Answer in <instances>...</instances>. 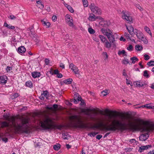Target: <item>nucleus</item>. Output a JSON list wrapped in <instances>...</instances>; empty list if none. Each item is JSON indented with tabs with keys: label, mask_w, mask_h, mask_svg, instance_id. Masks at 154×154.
<instances>
[{
	"label": "nucleus",
	"mask_w": 154,
	"mask_h": 154,
	"mask_svg": "<svg viewBox=\"0 0 154 154\" xmlns=\"http://www.w3.org/2000/svg\"><path fill=\"white\" fill-rule=\"evenodd\" d=\"M82 1L84 6L87 7L88 6V2L87 0H83Z\"/></svg>",
	"instance_id": "72a5a7b5"
},
{
	"label": "nucleus",
	"mask_w": 154,
	"mask_h": 154,
	"mask_svg": "<svg viewBox=\"0 0 154 154\" xmlns=\"http://www.w3.org/2000/svg\"><path fill=\"white\" fill-rule=\"evenodd\" d=\"M93 15H90L88 18L89 20L91 21H94L95 20L97 19L100 18V17L99 16H96L94 14H92Z\"/></svg>",
	"instance_id": "ddd939ff"
},
{
	"label": "nucleus",
	"mask_w": 154,
	"mask_h": 154,
	"mask_svg": "<svg viewBox=\"0 0 154 154\" xmlns=\"http://www.w3.org/2000/svg\"><path fill=\"white\" fill-rule=\"evenodd\" d=\"M72 81V79L69 78L63 81L64 83L66 84H71Z\"/></svg>",
	"instance_id": "aec40b11"
},
{
	"label": "nucleus",
	"mask_w": 154,
	"mask_h": 154,
	"mask_svg": "<svg viewBox=\"0 0 154 154\" xmlns=\"http://www.w3.org/2000/svg\"><path fill=\"white\" fill-rule=\"evenodd\" d=\"M101 23H103L104 24V26L106 27L108 25V23L107 21H105L103 22H102Z\"/></svg>",
	"instance_id": "bf43d9fd"
},
{
	"label": "nucleus",
	"mask_w": 154,
	"mask_h": 154,
	"mask_svg": "<svg viewBox=\"0 0 154 154\" xmlns=\"http://www.w3.org/2000/svg\"><path fill=\"white\" fill-rule=\"evenodd\" d=\"M147 72V70H145L144 71L143 76L146 78H149V76Z\"/></svg>",
	"instance_id": "ea45409f"
},
{
	"label": "nucleus",
	"mask_w": 154,
	"mask_h": 154,
	"mask_svg": "<svg viewBox=\"0 0 154 154\" xmlns=\"http://www.w3.org/2000/svg\"><path fill=\"white\" fill-rule=\"evenodd\" d=\"M7 77L5 75L0 76V83L3 84H5L7 83Z\"/></svg>",
	"instance_id": "9b49d317"
},
{
	"label": "nucleus",
	"mask_w": 154,
	"mask_h": 154,
	"mask_svg": "<svg viewBox=\"0 0 154 154\" xmlns=\"http://www.w3.org/2000/svg\"><path fill=\"white\" fill-rule=\"evenodd\" d=\"M41 95L43 97H45L46 99H48L49 94L47 91H44L43 93Z\"/></svg>",
	"instance_id": "412c9836"
},
{
	"label": "nucleus",
	"mask_w": 154,
	"mask_h": 154,
	"mask_svg": "<svg viewBox=\"0 0 154 154\" xmlns=\"http://www.w3.org/2000/svg\"><path fill=\"white\" fill-rule=\"evenodd\" d=\"M122 75L124 76H127V77H128V76L126 73V70L125 69H124L123 70Z\"/></svg>",
	"instance_id": "09e8293b"
},
{
	"label": "nucleus",
	"mask_w": 154,
	"mask_h": 154,
	"mask_svg": "<svg viewBox=\"0 0 154 154\" xmlns=\"http://www.w3.org/2000/svg\"><path fill=\"white\" fill-rule=\"evenodd\" d=\"M69 119L73 123V127L75 128H93L97 127L96 126L90 127L87 124L83 123L81 116L79 115L71 116L69 117Z\"/></svg>",
	"instance_id": "20e7f679"
},
{
	"label": "nucleus",
	"mask_w": 154,
	"mask_h": 154,
	"mask_svg": "<svg viewBox=\"0 0 154 154\" xmlns=\"http://www.w3.org/2000/svg\"><path fill=\"white\" fill-rule=\"evenodd\" d=\"M88 31L91 34H93L95 32L94 30L91 28H89L88 29Z\"/></svg>",
	"instance_id": "4c0bfd02"
},
{
	"label": "nucleus",
	"mask_w": 154,
	"mask_h": 154,
	"mask_svg": "<svg viewBox=\"0 0 154 154\" xmlns=\"http://www.w3.org/2000/svg\"><path fill=\"white\" fill-rule=\"evenodd\" d=\"M131 119H130V122H128L127 124L128 129L134 131L140 130L142 132H146L145 134H143L140 135L139 139L142 141L146 140L149 137L148 133L154 130V125L149 124L148 121L145 122L141 120L139 122L142 123V125L133 124L131 122Z\"/></svg>",
	"instance_id": "7ed1b4c3"
},
{
	"label": "nucleus",
	"mask_w": 154,
	"mask_h": 154,
	"mask_svg": "<svg viewBox=\"0 0 154 154\" xmlns=\"http://www.w3.org/2000/svg\"><path fill=\"white\" fill-rule=\"evenodd\" d=\"M37 6L38 8H40L41 9H42L44 7L43 5L42 4L38 5H37Z\"/></svg>",
	"instance_id": "49530a36"
},
{
	"label": "nucleus",
	"mask_w": 154,
	"mask_h": 154,
	"mask_svg": "<svg viewBox=\"0 0 154 154\" xmlns=\"http://www.w3.org/2000/svg\"><path fill=\"white\" fill-rule=\"evenodd\" d=\"M32 77L35 78L39 77L41 75V73L39 72H32Z\"/></svg>",
	"instance_id": "dca6fc26"
},
{
	"label": "nucleus",
	"mask_w": 154,
	"mask_h": 154,
	"mask_svg": "<svg viewBox=\"0 0 154 154\" xmlns=\"http://www.w3.org/2000/svg\"><path fill=\"white\" fill-rule=\"evenodd\" d=\"M12 69V68L11 67L7 66L6 70L7 72H9Z\"/></svg>",
	"instance_id": "3c124183"
},
{
	"label": "nucleus",
	"mask_w": 154,
	"mask_h": 154,
	"mask_svg": "<svg viewBox=\"0 0 154 154\" xmlns=\"http://www.w3.org/2000/svg\"><path fill=\"white\" fill-rule=\"evenodd\" d=\"M71 102H73L76 104L77 103H78V102H79L78 100L77 99H72L71 100Z\"/></svg>",
	"instance_id": "8fccbe9b"
},
{
	"label": "nucleus",
	"mask_w": 154,
	"mask_h": 154,
	"mask_svg": "<svg viewBox=\"0 0 154 154\" xmlns=\"http://www.w3.org/2000/svg\"><path fill=\"white\" fill-rule=\"evenodd\" d=\"M105 42V46L107 48H109L111 47V42H109L107 40Z\"/></svg>",
	"instance_id": "b1692460"
},
{
	"label": "nucleus",
	"mask_w": 154,
	"mask_h": 154,
	"mask_svg": "<svg viewBox=\"0 0 154 154\" xmlns=\"http://www.w3.org/2000/svg\"><path fill=\"white\" fill-rule=\"evenodd\" d=\"M101 31H102V33L104 35L107 36V33H109L110 32H107L106 30L105 29H101Z\"/></svg>",
	"instance_id": "473e14b6"
},
{
	"label": "nucleus",
	"mask_w": 154,
	"mask_h": 154,
	"mask_svg": "<svg viewBox=\"0 0 154 154\" xmlns=\"http://www.w3.org/2000/svg\"><path fill=\"white\" fill-rule=\"evenodd\" d=\"M146 149H147L149 147H152V146L151 145H147L146 146H144Z\"/></svg>",
	"instance_id": "0e129e2a"
},
{
	"label": "nucleus",
	"mask_w": 154,
	"mask_h": 154,
	"mask_svg": "<svg viewBox=\"0 0 154 154\" xmlns=\"http://www.w3.org/2000/svg\"><path fill=\"white\" fill-rule=\"evenodd\" d=\"M74 98L75 99H77V100L78 102H79V100H82V98L79 95V94L77 93H76L74 94Z\"/></svg>",
	"instance_id": "f3484780"
},
{
	"label": "nucleus",
	"mask_w": 154,
	"mask_h": 154,
	"mask_svg": "<svg viewBox=\"0 0 154 154\" xmlns=\"http://www.w3.org/2000/svg\"><path fill=\"white\" fill-rule=\"evenodd\" d=\"M134 34H136L137 38L139 39H141L143 36V34L140 31H138L136 29L135 30Z\"/></svg>",
	"instance_id": "1a4fd4ad"
},
{
	"label": "nucleus",
	"mask_w": 154,
	"mask_h": 154,
	"mask_svg": "<svg viewBox=\"0 0 154 154\" xmlns=\"http://www.w3.org/2000/svg\"><path fill=\"white\" fill-rule=\"evenodd\" d=\"M57 77L58 78H61L63 76V75H62V74L61 73H58L57 75Z\"/></svg>",
	"instance_id": "680f3d73"
},
{
	"label": "nucleus",
	"mask_w": 154,
	"mask_h": 154,
	"mask_svg": "<svg viewBox=\"0 0 154 154\" xmlns=\"http://www.w3.org/2000/svg\"><path fill=\"white\" fill-rule=\"evenodd\" d=\"M148 154H154V150L150 151Z\"/></svg>",
	"instance_id": "774afa93"
},
{
	"label": "nucleus",
	"mask_w": 154,
	"mask_h": 154,
	"mask_svg": "<svg viewBox=\"0 0 154 154\" xmlns=\"http://www.w3.org/2000/svg\"><path fill=\"white\" fill-rule=\"evenodd\" d=\"M124 35L126 38H127V39H129L130 40H131V38L130 37V35L127 32H125Z\"/></svg>",
	"instance_id": "58836bf2"
},
{
	"label": "nucleus",
	"mask_w": 154,
	"mask_h": 154,
	"mask_svg": "<svg viewBox=\"0 0 154 154\" xmlns=\"http://www.w3.org/2000/svg\"><path fill=\"white\" fill-rule=\"evenodd\" d=\"M19 96V94L17 93H16L14 94L13 96L14 97V98L18 97Z\"/></svg>",
	"instance_id": "5fc2aeb1"
},
{
	"label": "nucleus",
	"mask_w": 154,
	"mask_h": 154,
	"mask_svg": "<svg viewBox=\"0 0 154 154\" xmlns=\"http://www.w3.org/2000/svg\"><path fill=\"white\" fill-rule=\"evenodd\" d=\"M25 48L23 46H21L18 48V51L20 53H24L26 51Z\"/></svg>",
	"instance_id": "2eb2a0df"
},
{
	"label": "nucleus",
	"mask_w": 154,
	"mask_h": 154,
	"mask_svg": "<svg viewBox=\"0 0 154 154\" xmlns=\"http://www.w3.org/2000/svg\"><path fill=\"white\" fill-rule=\"evenodd\" d=\"M4 26L8 28L11 29H15V27L14 26H10V25H8L7 23L5 22L4 24Z\"/></svg>",
	"instance_id": "a211bd4d"
},
{
	"label": "nucleus",
	"mask_w": 154,
	"mask_h": 154,
	"mask_svg": "<svg viewBox=\"0 0 154 154\" xmlns=\"http://www.w3.org/2000/svg\"><path fill=\"white\" fill-rule=\"evenodd\" d=\"M142 41H143V43L146 44L148 43V41L147 39L144 37V36H143V37H142L141 39H140Z\"/></svg>",
	"instance_id": "7c9ffc66"
},
{
	"label": "nucleus",
	"mask_w": 154,
	"mask_h": 154,
	"mask_svg": "<svg viewBox=\"0 0 154 154\" xmlns=\"http://www.w3.org/2000/svg\"><path fill=\"white\" fill-rule=\"evenodd\" d=\"M72 20V17L69 15H67L66 16V21L67 23Z\"/></svg>",
	"instance_id": "f704fd0d"
},
{
	"label": "nucleus",
	"mask_w": 154,
	"mask_h": 154,
	"mask_svg": "<svg viewBox=\"0 0 154 154\" xmlns=\"http://www.w3.org/2000/svg\"><path fill=\"white\" fill-rule=\"evenodd\" d=\"M99 38L103 42H105L106 41V38L103 35H100L99 36Z\"/></svg>",
	"instance_id": "c756f323"
},
{
	"label": "nucleus",
	"mask_w": 154,
	"mask_h": 154,
	"mask_svg": "<svg viewBox=\"0 0 154 154\" xmlns=\"http://www.w3.org/2000/svg\"><path fill=\"white\" fill-rule=\"evenodd\" d=\"M133 48V46L131 45H129V47L127 48V49L128 50L130 51L131 50V49Z\"/></svg>",
	"instance_id": "864d4df0"
},
{
	"label": "nucleus",
	"mask_w": 154,
	"mask_h": 154,
	"mask_svg": "<svg viewBox=\"0 0 154 154\" xmlns=\"http://www.w3.org/2000/svg\"><path fill=\"white\" fill-rule=\"evenodd\" d=\"M145 30L149 34L152 36V33L149 28L146 26L144 28Z\"/></svg>",
	"instance_id": "cd10ccee"
},
{
	"label": "nucleus",
	"mask_w": 154,
	"mask_h": 154,
	"mask_svg": "<svg viewBox=\"0 0 154 154\" xmlns=\"http://www.w3.org/2000/svg\"><path fill=\"white\" fill-rule=\"evenodd\" d=\"M60 148V145L59 143L56 144L53 146V148L55 150H58Z\"/></svg>",
	"instance_id": "5701e85b"
},
{
	"label": "nucleus",
	"mask_w": 154,
	"mask_h": 154,
	"mask_svg": "<svg viewBox=\"0 0 154 154\" xmlns=\"http://www.w3.org/2000/svg\"><path fill=\"white\" fill-rule=\"evenodd\" d=\"M58 107V105L56 104H54L53 105V106L51 107H48V109L49 110H53L54 109H56Z\"/></svg>",
	"instance_id": "4be33fe9"
},
{
	"label": "nucleus",
	"mask_w": 154,
	"mask_h": 154,
	"mask_svg": "<svg viewBox=\"0 0 154 154\" xmlns=\"http://www.w3.org/2000/svg\"><path fill=\"white\" fill-rule=\"evenodd\" d=\"M135 49L138 51H140L143 49V47L142 46H140L139 45H136L135 47Z\"/></svg>",
	"instance_id": "a878e982"
},
{
	"label": "nucleus",
	"mask_w": 154,
	"mask_h": 154,
	"mask_svg": "<svg viewBox=\"0 0 154 154\" xmlns=\"http://www.w3.org/2000/svg\"><path fill=\"white\" fill-rule=\"evenodd\" d=\"M109 94L108 91L107 90H105L101 92L102 95L105 96Z\"/></svg>",
	"instance_id": "c85d7f7f"
},
{
	"label": "nucleus",
	"mask_w": 154,
	"mask_h": 154,
	"mask_svg": "<svg viewBox=\"0 0 154 154\" xmlns=\"http://www.w3.org/2000/svg\"><path fill=\"white\" fill-rule=\"evenodd\" d=\"M144 59L146 60H147L149 59L150 58L149 56L147 54H145L144 55Z\"/></svg>",
	"instance_id": "37998d69"
},
{
	"label": "nucleus",
	"mask_w": 154,
	"mask_h": 154,
	"mask_svg": "<svg viewBox=\"0 0 154 154\" xmlns=\"http://www.w3.org/2000/svg\"><path fill=\"white\" fill-rule=\"evenodd\" d=\"M67 8L71 13H73L74 12V10L73 9L70 5H69V7H68Z\"/></svg>",
	"instance_id": "c03bdc74"
},
{
	"label": "nucleus",
	"mask_w": 154,
	"mask_h": 154,
	"mask_svg": "<svg viewBox=\"0 0 154 154\" xmlns=\"http://www.w3.org/2000/svg\"><path fill=\"white\" fill-rule=\"evenodd\" d=\"M107 35L106 36L107 38L109 39L110 42L111 43H114V42L115 41V38L113 35L111 34L110 33H107Z\"/></svg>",
	"instance_id": "9d476101"
},
{
	"label": "nucleus",
	"mask_w": 154,
	"mask_h": 154,
	"mask_svg": "<svg viewBox=\"0 0 154 154\" xmlns=\"http://www.w3.org/2000/svg\"><path fill=\"white\" fill-rule=\"evenodd\" d=\"M126 83L128 85L129 84H130V83L131 82V81L128 80L127 78H126Z\"/></svg>",
	"instance_id": "338daca9"
},
{
	"label": "nucleus",
	"mask_w": 154,
	"mask_h": 154,
	"mask_svg": "<svg viewBox=\"0 0 154 154\" xmlns=\"http://www.w3.org/2000/svg\"><path fill=\"white\" fill-rule=\"evenodd\" d=\"M75 66L72 63H71L69 65V67L71 69L73 68Z\"/></svg>",
	"instance_id": "69168bd1"
},
{
	"label": "nucleus",
	"mask_w": 154,
	"mask_h": 154,
	"mask_svg": "<svg viewBox=\"0 0 154 154\" xmlns=\"http://www.w3.org/2000/svg\"><path fill=\"white\" fill-rule=\"evenodd\" d=\"M127 29H128V32L132 36H133V34H134V29L133 27L131 26H129L128 27L127 26H126Z\"/></svg>",
	"instance_id": "4468645a"
},
{
	"label": "nucleus",
	"mask_w": 154,
	"mask_h": 154,
	"mask_svg": "<svg viewBox=\"0 0 154 154\" xmlns=\"http://www.w3.org/2000/svg\"><path fill=\"white\" fill-rule=\"evenodd\" d=\"M59 71L58 70L56 69L54 71V73L55 74L57 75L59 73Z\"/></svg>",
	"instance_id": "e2e57ef3"
},
{
	"label": "nucleus",
	"mask_w": 154,
	"mask_h": 154,
	"mask_svg": "<svg viewBox=\"0 0 154 154\" xmlns=\"http://www.w3.org/2000/svg\"><path fill=\"white\" fill-rule=\"evenodd\" d=\"M122 63L124 64H126L129 63L128 60V59H125L122 61Z\"/></svg>",
	"instance_id": "79ce46f5"
},
{
	"label": "nucleus",
	"mask_w": 154,
	"mask_h": 154,
	"mask_svg": "<svg viewBox=\"0 0 154 154\" xmlns=\"http://www.w3.org/2000/svg\"><path fill=\"white\" fill-rule=\"evenodd\" d=\"M147 65L149 66H154V61L151 60L148 62L147 63Z\"/></svg>",
	"instance_id": "c9c22d12"
},
{
	"label": "nucleus",
	"mask_w": 154,
	"mask_h": 154,
	"mask_svg": "<svg viewBox=\"0 0 154 154\" xmlns=\"http://www.w3.org/2000/svg\"><path fill=\"white\" fill-rule=\"evenodd\" d=\"M67 23L69 26H72L73 25L72 19V20L71 21H70L69 22H67Z\"/></svg>",
	"instance_id": "a18cd8bd"
},
{
	"label": "nucleus",
	"mask_w": 154,
	"mask_h": 154,
	"mask_svg": "<svg viewBox=\"0 0 154 154\" xmlns=\"http://www.w3.org/2000/svg\"><path fill=\"white\" fill-rule=\"evenodd\" d=\"M49 60L48 59H46L45 60V63L46 65H48L49 63Z\"/></svg>",
	"instance_id": "052dcab7"
},
{
	"label": "nucleus",
	"mask_w": 154,
	"mask_h": 154,
	"mask_svg": "<svg viewBox=\"0 0 154 154\" xmlns=\"http://www.w3.org/2000/svg\"><path fill=\"white\" fill-rule=\"evenodd\" d=\"M125 53H126V52L124 50H123L121 51H119V52H118V54L119 55H120L122 54H125V55H127L126 54H125Z\"/></svg>",
	"instance_id": "a19ab883"
},
{
	"label": "nucleus",
	"mask_w": 154,
	"mask_h": 154,
	"mask_svg": "<svg viewBox=\"0 0 154 154\" xmlns=\"http://www.w3.org/2000/svg\"><path fill=\"white\" fill-rule=\"evenodd\" d=\"M33 40L37 43H38L39 42V39L38 38L34 37L33 38Z\"/></svg>",
	"instance_id": "13d9d810"
},
{
	"label": "nucleus",
	"mask_w": 154,
	"mask_h": 154,
	"mask_svg": "<svg viewBox=\"0 0 154 154\" xmlns=\"http://www.w3.org/2000/svg\"><path fill=\"white\" fill-rule=\"evenodd\" d=\"M102 137V136L101 135H98L96 136V138L98 140H100Z\"/></svg>",
	"instance_id": "6e6d98bb"
},
{
	"label": "nucleus",
	"mask_w": 154,
	"mask_h": 154,
	"mask_svg": "<svg viewBox=\"0 0 154 154\" xmlns=\"http://www.w3.org/2000/svg\"><path fill=\"white\" fill-rule=\"evenodd\" d=\"M130 60L132 61V63L134 64L136 63V61L138 60V59L136 57H131L130 58Z\"/></svg>",
	"instance_id": "393cba45"
},
{
	"label": "nucleus",
	"mask_w": 154,
	"mask_h": 154,
	"mask_svg": "<svg viewBox=\"0 0 154 154\" xmlns=\"http://www.w3.org/2000/svg\"><path fill=\"white\" fill-rule=\"evenodd\" d=\"M7 120L10 123L6 122H2L1 123L2 127H13L15 129V131L17 132L25 133L27 134L29 131V120L28 119L22 118L20 119V122L17 125L16 124L15 118L14 117L9 118L7 116L5 117Z\"/></svg>",
	"instance_id": "f03ea898"
},
{
	"label": "nucleus",
	"mask_w": 154,
	"mask_h": 154,
	"mask_svg": "<svg viewBox=\"0 0 154 154\" xmlns=\"http://www.w3.org/2000/svg\"><path fill=\"white\" fill-rule=\"evenodd\" d=\"M95 110L94 108L92 109H88L86 110V114L89 116L90 117V119L93 121H96L97 120V118L93 116V115L91 113L89 112H93V113L97 114V113L95 112Z\"/></svg>",
	"instance_id": "0eeeda50"
},
{
	"label": "nucleus",
	"mask_w": 154,
	"mask_h": 154,
	"mask_svg": "<svg viewBox=\"0 0 154 154\" xmlns=\"http://www.w3.org/2000/svg\"><path fill=\"white\" fill-rule=\"evenodd\" d=\"M25 85L26 86L29 88L32 87L33 86L32 84V82L30 81L26 82Z\"/></svg>",
	"instance_id": "bb28decb"
},
{
	"label": "nucleus",
	"mask_w": 154,
	"mask_h": 154,
	"mask_svg": "<svg viewBox=\"0 0 154 154\" xmlns=\"http://www.w3.org/2000/svg\"><path fill=\"white\" fill-rule=\"evenodd\" d=\"M57 19V18L56 16H55V15H54L52 17V20H53V21H55Z\"/></svg>",
	"instance_id": "4d7b16f0"
},
{
	"label": "nucleus",
	"mask_w": 154,
	"mask_h": 154,
	"mask_svg": "<svg viewBox=\"0 0 154 154\" xmlns=\"http://www.w3.org/2000/svg\"><path fill=\"white\" fill-rule=\"evenodd\" d=\"M137 7L141 11H142L143 10V9L139 5H137Z\"/></svg>",
	"instance_id": "603ef678"
},
{
	"label": "nucleus",
	"mask_w": 154,
	"mask_h": 154,
	"mask_svg": "<svg viewBox=\"0 0 154 154\" xmlns=\"http://www.w3.org/2000/svg\"><path fill=\"white\" fill-rule=\"evenodd\" d=\"M122 13L123 14L122 15V18L123 19H125L128 21V23H132V20L131 17L127 16L125 14V12L124 11L122 12Z\"/></svg>",
	"instance_id": "6e6552de"
},
{
	"label": "nucleus",
	"mask_w": 154,
	"mask_h": 154,
	"mask_svg": "<svg viewBox=\"0 0 154 154\" xmlns=\"http://www.w3.org/2000/svg\"><path fill=\"white\" fill-rule=\"evenodd\" d=\"M134 85H136L138 87H141L145 85V83L144 82H142L141 81H136L134 83Z\"/></svg>",
	"instance_id": "f8f14e48"
},
{
	"label": "nucleus",
	"mask_w": 154,
	"mask_h": 154,
	"mask_svg": "<svg viewBox=\"0 0 154 154\" xmlns=\"http://www.w3.org/2000/svg\"><path fill=\"white\" fill-rule=\"evenodd\" d=\"M145 147L144 146H140L138 150L139 152H142L143 150H146Z\"/></svg>",
	"instance_id": "e433bc0d"
},
{
	"label": "nucleus",
	"mask_w": 154,
	"mask_h": 154,
	"mask_svg": "<svg viewBox=\"0 0 154 154\" xmlns=\"http://www.w3.org/2000/svg\"><path fill=\"white\" fill-rule=\"evenodd\" d=\"M41 127L44 130H51L57 128L60 129L62 127L61 125L55 124L54 122L50 118H47L44 121H40Z\"/></svg>",
	"instance_id": "39448f33"
},
{
	"label": "nucleus",
	"mask_w": 154,
	"mask_h": 154,
	"mask_svg": "<svg viewBox=\"0 0 154 154\" xmlns=\"http://www.w3.org/2000/svg\"><path fill=\"white\" fill-rule=\"evenodd\" d=\"M106 112H110L111 113L107 114L105 118L106 126L104 127V130L107 131H115L120 129L125 130L128 129L127 124L130 122L131 116L128 113L126 115L121 113V114L118 118V114L119 113L116 111H109L108 109H105Z\"/></svg>",
	"instance_id": "f257e3e1"
},
{
	"label": "nucleus",
	"mask_w": 154,
	"mask_h": 154,
	"mask_svg": "<svg viewBox=\"0 0 154 154\" xmlns=\"http://www.w3.org/2000/svg\"><path fill=\"white\" fill-rule=\"evenodd\" d=\"M91 11L94 14L97 15H100L101 14V10L97 7L94 4H91L89 6Z\"/></svg>",
	"instance_id": "423d86ee"
},
{
	"label": "nucleus",
	"mask_w": 154,
	"mask_h": 154,
	"mask_svg": "<svg viewBox=\"0 0 154 154\" xmlns=\"http://www.w3.org/2000/svg\"><path fill=\"white\" fill-rule=\"evenodd\" d=\"M8 18H10L11 20H14L16 18V17L13 15H10V16L8 17Z\"/></svg>",
	"instance_id": "de8ad7c7"
},
{
	"label": "nucleus",
	"mask_w": 154,
	"mask_h": 154,
	"mask_svg": "<svg viewBox=\"0 0 154 154\" xmlns=\"http://www.w3.org/2000/svg\"><path fill=\"white\" fill-rule=\"evenodd\" d=\"M42 22L43 26H46L47 27H49L50 23L49 22H46L44 20H42Z\"/></svg>",
	"instance_id": "6ab92c4d"
},
{
	"label": "nucleus",
	"mask_w": 154,
	"mask_h": 154,
	"mask_svg": "<svg viewBox=\"0 0 154 154\" xmlns=\"http://www.w3.org/2000/svg\"><path fill=\"white\" fill-rule=\"evenodd\" d=\"M71 69L74 72L75 74L77 73L79 71L78 67L76 66H75L73 68H71Z\"/></svg>",
	"instance_id": "2f4dec72"
}]
</instances>
